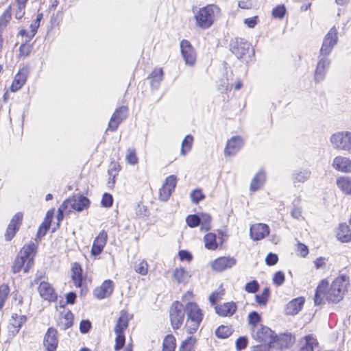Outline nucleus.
<instances>
[{
    "label": "nucleus",
    "mask_w": 351,
    "mask_h": 351,
    "mask_svg": "<svg viewBox=\"0 0 351 351\" xmlns=\"http://www.w3.org/2000/svg\"><path fill=\"white\" fill-rule=\"evenodd\" d=\"M89 206L90 201L87 197L83 195L73 196L62 202V209H63V207H67L70 212L73 210L81 212L84 209H87Z\"/></svg>",
    "instance_id": "7"
},
{
    "label": "nucleus",
    "mask_w": 351,
    "mask_h": 351,
    "mask_svg": "<svg viewBox=\"0 0 351 351\" xmlns=\"http://www.w3.org/2000/svg\"><path fill=\"white\" fill-rule=\"evenodd\" d=\"M298 252L302 257H305L308 254L307 246L301 243H298Z\"/></svg>",
    "instance_id": "64"
},
{
    "label": "nucleus",
    "mask_w": 351,
    "mask_h": 351,
    "mask_svg": "<svg viewBox=\"0 0 351 351\" xmlns=\"http://www.w3.org/2000/svg\"><path fill=\"white\" fill-rule=\"evenodd\" d=\"M330 60L326 56H322L319 58L314 74V80L316 83H319L324 80L327 71L330 67Z\"/></svg>",
    "instance_id": "12"
},
{
    "label": "nucleus",
    "mask_w": 351,
    "mask_h": 351,
    "mask_svg": "<svg viewBox=\"0 0 351 351\" xmlns=\"http://www.w3.org/2000/svg\"><path fill=\"white\" fill-rule=\"evenodd\" d=\"M251 332L252 336L254 339L258 341H263L265 343L264 344H268L270 346V348L276 337L274 332L269 328L263 325L258 328H254Z\"/></svg>",
    "instance_id": "9"
},
{
    "label": "nucleus",
    "mask_w": 351,
    "mask_h": 351,
    "mask_svg": "<svg viewBox=\"0 0 351 351\" xmlns=\"http://www.w3.org/2000/svg\"><path fill=\"white\" fill-rule=\"evenodd\" d=\"M187 315L185 328L189 334L197 331L202 321L203 314L199 306L193 302H188L185 307Z\"/></svg>",
    "instance_id": "4"
},
{
    "label": "nucleus",
    "mask_w": 351,
    "mask_h": 351,
    "mask_svg": "<svg viewBox=\"0 0 351 351\" xmlns=\"http://www.w3.org/2000/svg\"><path fill=\"white\" fill-rule=\"evenodd\" d=\"M91 324L88 320H82L80 324V330L82 333H86L89 331Z\"/></svg>",
    "instance_id": "63"
},
{
    "label": "nucleus",
    "mask_w": 351,
    "mask_h": 351,
    "mask_svg": "<svg viewBox=\"0 0 351 351\" xmlns=\"http://www.w3.org/2000/svg\"><path fill=\"white\" fill-rule=\"evenodd\" d=\"M243 145V140L241 136H232L227 141L224 149V154L226 156H234Z\"/></svg>",
    "instance_id": "16"
},
{
    "label": "nucleus",
    "mask_w": 351,
    "mask_h": 351,
    "mask_svg": "<svg viewBox=\"0 0 351 351\" xmlns=\"http://www.w3.org/2000/svg\"><path fill=\"white\" fill-rule=\"evenodd\" d=\"M57 330L53 328H49L45 335L43 345L47 351H55L58 346Z\"/></svg>",
    "instance_id": "19"
},
{
    "label": "nucleus",
    "mask_w": 351,
    "mask_h": 351,
    "mask_svg": "<svg viewBox=\"0 0 351 351\" xmlns=\"http://www.w3.org/2000/svg\"><path fill=\"white\" fill-rule=\"evenodd\" d=\"M173 276L178 283H187L191 276V274L184 268H176L173 271Z\"/></svg>",
    "instance_id": "34"
},
{
    "label": "nucleus",
    "mask_w": 351,
    "mask_h": 351,
    "mask_svg": "<svg viewBox=\"0 0 351 351\" xmlns=\"http://www.w3.org/2000/svg\"><path fill=\"white\" fill-rule=\"evenodd\" d=\"M237 261L234 257L221 256L216 258L211 263V267L216 271H222L235 265Z\"/></svg>",
    "instance_id": "15"
},
{
    "label": "nucleus",
    "mask_w": 351,
    "mask_h": 351,
    "mask_svg": "<svg viewBox=\"0 0 351 351\" xmlns=\"http://www.w3.org/2000/svg\"><path fill=\"white\" fill-rule=\"evenodd\" d=\"M330 142L334 149L351 153V132H336L330 136Z\"/></svg>",
    "instance_id": "5"
},
{
    "label": "nucleus",
    "mask_w": 351,
    "mask_h": 351,
    "mask_svg": "<svg viewBox=\"0 0 351 351\" xmlns=\"http://www.w3.org/2000/svg\"><path fill=\"white\" fill-rule=\"evenodd\" d=\"M269 296V288L265 287L262 293L258 295H256V302L260 306H265Z\"/></svg>",
    "instance_id": "46"
},
{
    "label": "nucleus",
    "mask_w": 351,
    "mask_h": 351,
    "mask_svg": "<svg viewBox=\"0 0 351 351\" xmlns=\"http://www.w3.org/2000/svg\"><path fill=\"white\" fill-rule=\"evenodd\" d=\"M259 289V284L256 280L247 282L245 286V291L250 293H256Z\"/></svg>",
    "instance_id": "53"
},
{
    "label": "nucleus",
    "mask_w": 351,
    "mask_h": 351,
    "mask_svg": "<svg viewBox=\"0 0 351 351\" xmlns=\"http://www.w3.org/2000/svg\"><path fill=\"white\" fill-rule=\"evenodd\" d=\"M176 339L171 335L166 336L163 341V351H175Z\"/></svg>",
    "instance_id": "41"
},
{
    "label": "nucleus",
    "mask_w": 351,
    "mask_h": 351,
    "mask_svg": "<svg viewBox=\"0 0 351 351\" xmlns=\"http://www.w3.org/2000/svg\"><path fill=\"white\" fill-rule=\"evenodd\" d=\"M184 310L183 304L178 301L174 302L171 305L169 315L171 324L174 330L179 329L182 326L184 318Z\"/></svg>",
    "instance_id": "6"
},
{
    "label": "nucleus",
    "mask_w": 351,
    "mask_h": 351,
    "mask_svg": "<svg viewBox=\"0 0 351 351\" xmlns=\"http://www.w3.org/2000/svg\"><path fill=\"white\" fill-rule=\"evenodd\" d=\"M196 339L192 337H188L181 344L179 351H193Z\"/></svg>",
    "instance_id": "45"
},
{
    "label": "nucleus",
    "mask_w": 351,
    "mask_h": 351,
    "mask_svg": "<svg viewBox=\"0 0 351 351\" xmlns=\"http://www.w3.org/2000/svg\"><path fill=\"white\" fill-rule=\"evenodd\" d=\"M134 270L136 273L145 276L148 272V264L145 260H140L135 263Z\"/></svg>",
    "instance_id": "44"
},
{
    "label": "nucleus",
    "mask_w": 351,
    "mask_h": 351,
    "mask_svg": "<svg viewBox=\"0 0 351 351\" xmlns=\"http://www.w3.org/2000/svg\"><path fill=\"white\" fill-rule=\"evenodd\" d=\"M231 329L225 326H221L215 330V335L219 338H227L231 335Z\"/></svg>",
    "instance_id": "50"
},
{
    "label": "nucleus",
    "mask_w": 351,
    "mask_h": 351,
    "mask_svg": "<svg viewBox=\"0 0 351 351\" xmlns=\"http://www.w3.org/2000/svg\"><path fill=\"white\" fill-rule=\"evenodd\" d=\"M266 181V173L263 170L258 171L254 177L252 178L250 189V191L254 192L260 189L264 185Z\"/></svg>",
    "instance_id": "27"
},
{
    "label": "nucleus",
    "mask_w": 351,
    "mask_h": 351,
    "mask_svg": "<svg viewBox=\"0 0 351 351\" xmlns=\"http://www.w3.org/2000/svg\"><path fill=\"white\" fill-rule=\"evenodd\" d=\"M29 71L27 67L21 68L14 76L10 86L12 92H16L21 88L27 81Z\"/></svg>",
    "instance_id": "18"
},
{
    "label": "nucleus",
    "mask_w": 351,
    "mask_h": 351,
    "mask_svg": "<svg viewBox=\"0 0 351 351\" xmlns=\"http://www.w3.org/2000/svg\"><path fill=\"white\" fill-rule=\"evenodd\" d=\"M247 344V339L245 337H240L236 341V346L238 350L244 349Z\"/></svg>",
    "instance_id": "62"
},
{
    "label": "nucleus",
    "mask_w": 351,
    "mask_h": 351,
    "mask_svg": "<svg viewBox=\"0 0 351 351\" xmlns=\"http://www.w3.org/2000/svg\"><path fill=\"white\" fill-rule=\"evenodd\" d=\"M180 49L185 64L193 66L196 61V53L191 43L186 40H182L180 43Z\"/></svg>",
    "instance_id": "13"
},
{
    "label": "nucleus",
    "mask_w": 351,
    "mask_h": 351,
    "mask_svg": "<svg viewBox=\"0 0 351 351\" xmlns=\"http://www.w3.org/2000/svg\"><path fill=\"white\" fill-rule=\"evenodd\" d=\"M71 278L73 284L77 287H80L82 283V269L77 263H74L71 267Z\"/></svg>",
    "instance_id": "30"
},
{
    "label": "nucleus",
    "mask_w": 351,
    "mask_h": 351,
    "mask_svg": "<svg viewBox=\"0 0 351 351\" xmlns=\"http://www.w3.org/2000/svg\"><path fill=\"white\" fill-rule=\"evenodd\" d=\"M237 311V305L233 302H226L215 307L216 313L222 317H230Z\"/></svg>",
    "instance_id": "25"
},
{
    "label": "nucleus",
    "mask_w": 351,
    "mask_h": 351,
    "mask_svg": "<svg viewBox=\"0 0 351 351\" xmlns=\"http://www.w3.org/2000/svg\"><path fill=\"white\" fill-rule=\"evenodd\" d=\"M259 22L258 16L246 18L243 21V23L249 28H254Z\"/></svg>",
    "instance_id": "57"
},
{
    "label": "nucleus",
    "mask_w": 351,
    "mask_h": 351,
    "mask_svg": "<svg viewBox=\"0 0 351 351\" xmlns=\"http://www.w3.org/2000/svg\"><path fill=\"white\" fill-rule=\"evenodd\" d=\"M11 19V8H8L0 17V33L6 27Z\"/></svg>",
    "instance_id": "47"
},
{
    "label": "nucleus",
    "mask_w": 351,
    "mask_h": 351,
    "mask_svg": "<svg viewBox=\"0 0 351 351\" xmlns=\"http://www.w3.org/2000/svg\"><path fill=\"white\" fill-rule=\"evenodd\" d=\"M39 26L37 22H33L29 26V31L21 29L19 34L23 36H25L27 38L26 41H29L35 36Z\"/></svg>",
    "instance_id": "39"
},
{
    "label": "nucleus",
    "mask_w": 351,
    "mask_h": 351,
    "mask_svg": "<svg viewBox=\"0 0 351 351\" xmlns=\"http://www.w3.org/2000/svg\"><path fill=\"white\" fill-rule=\"evenodd\" d=\"M50 225L45 224L44 222L40 226L37 234L36 239H40L47 233V230L49 228Z\"/></svg>",
    "instance_id": "59"
},
{
    "label": "nucleus",
    "mask_w": 351,
    "mask_h": 351,
    "mask_svg": "<svg viewBox=\"0 0 351 351\" xmlns=\"http://www.w3.org/2000/svg\"><path fill=\"white\" fill-rule=\"evenodd\" d=\"M205 247L208 250H215L218 244L216 241V235L214 233H208L204 237Z\"/></svg>",
    "instance_id": "38"
},
{
    "label": "nucleus",
    "mask_w": 351,
    "mask_h": 351,
    "mask_svg": "<svg viewBox=\"0 0 351 351\" xmlns=\"http://www.w3.org/2000/svg\"><path fill=\"white\" fill-rule=\"evenodd\" d=\"M26 321V317L24 315H18L17 314H14L12 316V319L10 321V325L12 328H13V330L10 328V331L12 332L13 334H16L23 324H24Z\"/></svg>",
    "instance_id": "33"
},
{
    "label": "nucleus",
    "mask_w": 351,
    "mask_h": 351,
    "mask_svg": "<svg viewBox=\"0 0 351 351\" xmlns=\"http://www.w3.org/2000/svg\"><path fill=\"white\" fill-rule=\"evenodd\" d=\"M113 197L109 193H104L101 202V206L106 208H109L112 205Z\"/></svg>",
    "instance_id": "58"
},
{
    "label": "nucleus",
    "mask_w": 351,
    "mask_h": 351,
    "mask_svg": "<svg viewBox=\"0 0 351 351\" xmlns=\"http://www.w3.org/2000/svg\"><path fill=\"white\" fill-rule=\"evenodd\" d=\"M114 289L113 282L111 280H106L100 287L95 289L94 296L99 300L109 297Z\"/></svg>",
    "instance_id": "21"
},
{
    "label": "nucleus",
    "mask_w": 351,
    "mask_h": 351,
    "mask_svg": "<svg viewBox=\"0 0 351 351\" xmlns=\"http://www.w3.org/2000/svg\"><path fill=\"white\" fill-rule=\"evenodd\" d=\"M318 343L317 340L311 335H307L304 338V341L299 351H314L317 347Z\"/></svg>",
    "instance_id": "36"
},
{
    "label": "nucleus",
    "mask_w": 351,
    "mask_h": 351,
    "mask_svg": "<svg viewBox=\"0 0 351 351\" xmlns=\"http://www.w3.org/2000/svg\"><path fill=\"white\" fill-rule=\"evenodd\" d=\"M349 285V277L345 274L336 277L330 285L326 280H322L315 291V304H323L325 300L328 303H339L348 292Z\"/></svg>",
    "instance_id": "1"
},
{
    "label": "nucleus",
    "mask_w": 351,
    "mask_h": 351,
    "mask_svg": "<svg viewBox=\"0 0 351 351\" xmlns=\"http://www.w3.org/2000/svg\"><path fill=\"white\" fill-rule=\"evenodd\" d=\"M199 225L201 226V230L208 231L210 229V221L211 217L209 215L206 213H201L199 215Z\"/></svg>",
    "instance_id": "43"
},
{
    "label": "nucleus",
    "mask_w": 351,
    "mask_h": 351,
    "mask_svg": "<svg viewBox=\"0 0 351 351\" xmlns=\"http://www.w3.org/2000/svg\"><path fill=\"white\" fill-rule=\"evenodd\" d=\"M129 317L128 314L125 311H121L114 327L115 334H124V331L128 326Z\"/></svg>",
    "instance_id": "29"
},
{
    "label": "nucleus",
    "mask_w": 351,
    "mask_h": 351,
    "mask_svg": "<svg viewBox=\"0 0 351 351\" xmlns=\"http://www.w3.org/2000/svg\"><path fill=\"white\" fill-rule=\"evenodd\" d=\"M219 90L221 93L228 91L231 89L232 85L229 82V80L227 76H223L219 82L217 83Z\"/></svg>",
    "instance_id": "48"
},
{
    "label": "nucleus",
    "mask_w": 351,
    "mask_h": 351,
    "mask_svg": "<svg viewBox=\"0 0 351 351\" xmlns=\"http://www.w3.org/2000/svg\"><path fill=\"white\" fill-rule=\"evenodd\" d=\"M285 280V274L282 271H279L274 274L272 280L275 285L281 286Z\"/></svg>",
    "instance_id": "55"
},
{
    "label": "nucleus",
    "mask_w": 351,
    "mask_h": 351,
    "mask_svg": "<svg viewBox=\"0 0 351 351\" xmlns=\"http://www.w3.org/2000/svg\"><path fill=\"white\" fill-rule=\"evenodd\" d=\"M261 319V316L255 311L251 312L248 315V323L250 326L251 331H252L254 328H258L261 326V324H259Z\"/></svg>",
    "instance_id": "42"
},
{
    "label": "nucleus",
    "mask_w": 351,
    "mask_h": 351,
    "mask_svg": "<svg viewBox=\"0 0 351 351\" xmlns=\"http://www.w3.org/2000/svg\"><path fill=\"white\" fill-rule=\"evenodd\" d=\"M9 293L10 289L8 285L3 284L0 286V298L6 301Z\"/></svg>",
    "instance_id": "61"
},
{
    "label": "nucleus",
    "mask_w": 351,
    "mask_h": 351,
    "mask_svg": "<svg viewBox=\"0 0 351 351\" xmlns=\"http://www.w3.org/2000/svg\"><path fill=\"white\" fill-rule=\"evenodd\" d=\"M338 41L337 29L332 27L326 34L320 49V56L327 57L332 51Z\"/></svg>",
    "instance_id": "8"
},
{
    "label": "nucleus",
    "mask_w": 351,
    "mask_h": 351,
    "mask_svg": "<svg viewBox=\"0 0 351 351\" xmlns=\"http://www.w3.org/2000/svg\"><path fill=\"white\" fill-rule=\"evenodd\" d=\"M176 184L177 178L176 176L171 175L168 176L166 178L165 183L160 189V199L163 202H167L169 199L173 191H174Z\"/></svg>",
    "instance_id": "11"
},
{
    "label": "nucleus",
    "mask_w": 351,
    "mask_h": 351,
    "mask_svg": "<svg viewBox=\"0 0 351 351\" xmlns=\"http://www.w3.org/2000/svg\"><path fill=\"white\" fill-rule=\"evenodd\" d=\"M191 201L197 204L201 200H202L205 196L202 193V191L200 189H195L191 193Z\"/></svg>",
    "instance_id": "52"
},
{
    "label": "nucleus",
    "mask_w": 351,
    "mask_h": 351,
    "mask_svg": "<svg viewBox=\"0 0 351 351\" xmlns=\"http://www.w3.org/2000/svg\"><path fill=\"white\" fill-rule=\"evenodd\" d=\"M193 136L191 134H188L184 137L181 145V156H185L191 151L193 144Z\"/></svg>",
    "instance_id": "37"
},
{
    "label": "nucleus",
    "mask_w": 351,
    "mask_h": 351,
    "mask_svg": "<svg viewBox=\"0 0 351 351\" xmlns=\"http://www.w3.org/2000/svg\"><path fill=\"white\" fill-rule=\"evenodd\" d=\"M148 79L152 89L157 90L163 80V71L162 68H155L149 74Z\"/></svg>",
    "instance_id": "26"
},
{
    "label": "nucleus",
    "mask_w": 351,
    "mask_h": 351,
    "mask_svg": "<svg viewBox=\"0 0 351 351\" xmlns=\"http://www.w3.org/2000/svg\"><path fill=\"white\" fill-rule=\"evenodd\" d=\"M337 238L343 243L349 242L351 240V232L347 224L339 225L337 230Z\"/></svg>",
    "instance_id": "32"
},
{
    "label": "nucleus",
    "mask_w": 351,
    "mask_h": 351,
    "mask_svg": "<svg viewBox=\"0 0 351 351\" xmlns=\"http://www.w3.org/2000/svg\"><path fill=\"white\" fill-rule=\"evenodd\" d=\"M73 313L70 311H64L59 319V326L62 329L69 328L73 325Z\"/></svg>",
    "instance_id": "35"
},
{
    "label": "nucleus",
    "mask_w": 351,
    "mask_h": 351,
    "mask_svg": "<svg viewBox=\"0 0 351 351\" xmlns=\"http://www.w3.org/2000/svg\"><path fill=\"white\" fill-rule=\"evenodd\" d=\"M37 246L34 242L25 245L19 252L12 266V271L14 274L23 270L27 273L34 265V259L36 253Z\"/></svg>",
    "instance_id": "2"
},
{
    "label": "nucleus",
    "mask_w": 351,
    "mask_h": 351,
    "mask_svg": "<svg viewBox=\"0 0 351 351\" xmlns=\"http://www.w3.org/2000/svg\"><path fill=\"white\" fill-rule=\"evenodd\" d=\"M23 220V215L21 213H17L12 218L8 227L17 232L21 225Z\"/></svg>",
    "instance_id": "40"
},
{
    "label": "nucleus",
    "mask_w": 351,
    "mask_h": 351,
    "mask_svg": "<svg viewBox=\"0 0 351 351\" xmlns=\"http://www.w3.org/2000/svg\"><path fill=\"white\" fill-rule=\"evenodd\" d=\"M187 225L191 228H195L199 225V217L197 215H190L186 219Z\"/></svg>",
    "instance_id": "54"
},
{
    "label": "nucleus",
    "mask_w": 351,
    "mask_h": 351,
    "mask_svg": "<svg viewBox=\"0 0 351 351\" xmlns=\"http://www.w3.org/2000/svg\"><path fill=\"white\" fill-rule=\"evenodd\" d=\"M305 302L304 297H298L289 302L285 307V313L289 315H297L302 308Z\"/></svg>",
    "instance_id": "24"
},
{
    "label": "nucleus",
    "mask_w": 351,
    "mask_h": 351,
    "mask_svg": "<svg viewBox=\"0 0 351 351\" xmlns=\"http://www.w3.org/2000/svg\"><path fill=\"white\" fill-rule=\"evenodd\" d=\"M107 239L108 236L106 232L101 230L93 241L91 248V254L93 256H96L101 253L106 244Z\"/></svg>",
    "instance_id": "23"
},
{
    "label": "nucleus",
    "mask_w": 351,
    "mask_h": 351,
    "mask_svg": "<svg viewBox=\"0 0 351 351\" xmlns=\"http://www.w3.org/2000/svg\"><path fill=\"white\" fill-rule=\"evenodd\" d=\"M286 8L284 5H278L272 10V16L274 18L282 19L286 14Z\"/></svg>",
    "instance_id": "51"
},
{
    "label": "nucleus",
    "mask_w": 351,
    "mask_h": 351,
    "mask_svg": "<svg viewBox=\"0 0 351 351\" xmlns=\"http://www.w3.org/2000/svg\"><path fill=\"white\" fill-rule=\"evenodd\" d=\"M278 260V258L276 254L269 253L266 256L265 262L268 265H274L277 263Z\"/></svg>",
    "instance_id": "60"
},
{
    "label": "nucleus",
    "mask_w": 351,
    "mask_h": 351,
    "mask_svg": "<svg viewBox=\"0 0 351 351\" xmlns=\"http://www.w3.org/2000/svg\"><path fill=\"white\" fill-rule=\"evenodd\" d=\"M39 294L42 298L49 302L54 301L57 298L53 287L47 282H41L38 288Z\"/></svg>",
    "instance_id": "22"
},
{
    "label": "nucleus",
    "mask_w": 351,
    "mask_h": 351,
    "mask_svg": "<svg viewBox=\"0 0 351 351\" xmlns=\"http://www.w3.org/2000/svg\"><path fill=\"white\" fill-rule=\"evenodd\" d=\"M311 175L310 170L307 169L295 171L292 175V180L295 186H299L301 184L308 180Z\"/></svg>",
    "instance_id": "28"
},
{
    "label": "nucleus",
    "mask_w": 351,
    "mask_h": 351,
    "mask_svg": "<svg viewBox=\"0 0 351 351\" xmlns=\"http://www.w3.org/2000/svg\"><path fill=\"white\" fill-rule=\"evenodd\" d=\"M221 10L215 4H210L200 8L195 18L197 25L202 29L210 27L220 16Z\"/></svg>",
    "instance_id": "3"
},
{
    "label": "nucleus",
    "mask_w": 351,
    "mask_h": 351,
    "mask_svg": "<svg viewBox=\"0 0 351 351\" xmlns=\"http://www.w3.org/2000/svg\"><path fill=\"white\" fill-rule=\"evenodd\" d=\"M251 45L242 38H235L230 43V50L237 58H243L250 51Z\"/></svg>",
    "instance_id": "10"
},
{
    "label": "nucleus",
    "mask_w": 351,
    "mask_h": 351,
    "mask_svg": "<svg viewBox=\"0 0 351 351\" xmlns=\"http://www.w3.org/2000/svg\"><path fill=\"white\" fill-rule=\"evenodd\" d=\"M336 184L343 193L351 195L350 178L348 176H341L337 179Z\"/></svg>",
    "instance_id": "31"
},
{
    "label": "nucleus",
    "mask_w": 351,
    "mask_h": 351,
    "mask_svg": "<svg viewBox=\"0 0 351 351\" xmlns=\"http://www.w3.org/2000/svg\"><path fill=\"white\" fill-rule=\"evenodd\" d=\"M269 233V228L265 223H256L250 227V235L254 241H259L264 239Z\"/></svg>",
    "instance_id": "17"
},
{
    "label": "nucleus",
    "mask_w": 351,
    "mask_h": 351,
    "mask_svg": "<svg viewBox=\"0 0 351 351\" xmlns=\"http://www.w3.org/2000/svg\"><path fill=\"white\" fill-rule=\"evenodd\" d=\"M332 167L338 171L351 173V160L348 157L337 156L334 158Z\"/></svg>",
    "instance_id": "20"
},
{
    "label": "nucleus",
    "mask_w": 351,
    "mask_h": 351,
    "mask_svg": "<svg viewBox=\"0 0 351 351\" xmlns=\"http://www.w3.org/2000/svg\"><path fill=\"white\" fill-rule=\"evenodd\" d=\"M125 158L128 163L132 165H136L138 161V159L136 154V150L133 148L128 149Z\"/></svg>",
    "instance_id": "49"
},
{
    "label": "nucleus",
    "mask_w": 351,
    "mask_h": 351,
    "mask_svg": "<svg viewBox=\"0 0 351 351\" xmlns=\"http://www.w3.org/2000/svg\"><path fill=\"white\" fill-rule=\"evenodd\" d=\"M128 108L126 106L118 108L113 113L109 123L108 129L111 131H115L119 124L127 117Z\"/></svg>",
    "instance_id": "14"
},
{
    "label": "nucleus",
    "mask_w": 351,
    "mask_h": 351,
    "mask_svg": "<svg viewBox=\"0 0 351 351\" xmlns=\"http://www.w3.org/2000/svg\"><path fill=\"white\" fill-rule=\"evenodd\" d=\"M114 350H120L125 345V338L124 334H116Z\"/></svg>",
    "instance_id": "56"
}]
</instances>
